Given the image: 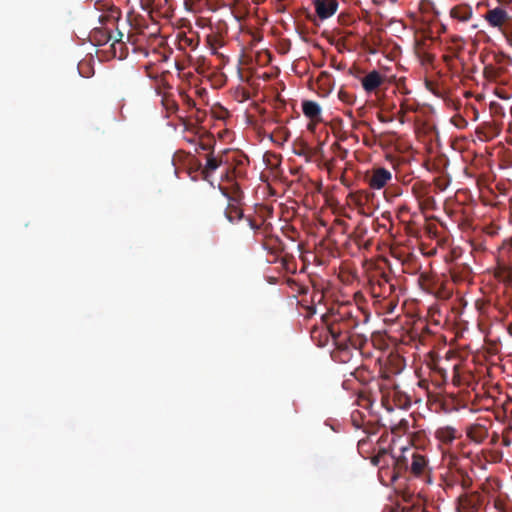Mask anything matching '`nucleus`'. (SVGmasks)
I'll use <instances>...</instances> for the list:
<instances>
[{"label":"nucleus","mask_w":512,"mask_h":512,"mask_svg":"<svg viewBox=\"0 0 512 512\" xmlns=\"http://www.w3.org/2000/svg\"><path fill=\"white\" fill-rule=\"evenodd\" d=\"M167 110L171 111V112H175L177 109H178V105L175 101L171 100H167V106H166Z\"/></svg>","instance_id":"28"},{"label":"nucleus","mask_w":512,"mask_h":512,"mask_svg":"<svg viewBox=\"0 0 512 512\" xmlns=\"http://www.w3.org/2000/svg\"><path fill=\"white\" fill-rule=\"evenodd\" d=\"M389 460L393 465L391 475L393 481L396 480L402 472H409L412 476L429 482L430 468L428 460L414 448H402L401 455L398 457L389 455L388 450L383 448L371 458L372 464L381 468L384 467V465H389Z\"/></svg>","instance_id":"1"},{"label":"nucleus","mask_w":512,"mask_h":512,"mask_svg":"<svg viewBox=\"0 0 512 512\" xmlns=\"http://www.w3.org/2000/svg\"><path fill=\"white\" fill-rule=\"evenodd\" d=\"M114 36L115 35L111 31L105 28L95 29L92 32V38L98 46L106 45L108 42L113 40Z\"/></svg>","instance_id":"17"},{"label":"nucleus","mask_w":512,"mask_h":512,"mask_svg":"<svg viewBox=\"0 0 512 512\" xmlns=\"http://www.w3.org/2000/svg\"><path fill=\"white\" fill-rule=\"evenodd\" d=\"M173 1L174 0H159V5L160 6H167L169 9H172V6H173Z\"/></svg>","instance_id":"31"},{"label":"nucleus","mask_w":512,"mask_h":512,"mask_svg":"<svg viewBox=\"0 0 512 512\" xmlns=\"http://www.w3.org/2000/svg\"><path fill=\"white\" fill-rule=\"evenodd\" d=\"M393 179L390 170L384 167H373L364 175V181L373 190L385 188Z\"/></svg>","instance_id":"6"},{"label":"nucleus","mask_w":512,"mask_h":512,"mask_svg":"<svg viewBox=\"0 0 512 512\" xmlns=\"http://www.w3.org/2000/svg\"><path fill=\"white\" fill-rule=\"evenodd\" d=\"M504 59H505L504 55H497V56H495V61H496L497 64H501Z\"/></svg>","instance_id":"34"},{"label":"nucleus","mask_w":512,"mask_h":512,"mask_svg":"<svg viewBox=\"0 0 512 512\" xmlns=\"http://www.w3.org/2000/svg\"><path fill=\"white\" fill-rule=\"evenodd\" d=\"M365 372H366V370H364V369H363V370H357V371L355 372L356 377L358 378L360 374H364Z\"/></svg>","instance_id":"36"},{"label":"nucleus","mask_w":512,"mask_h":512,"mask_svg":"<svg viewBox=\"0 0 512 512\" xmlns=\"http://www.w3.org/2000/svg\"><path fill=\"white\" fill-rule=\"evenodd\" d=\"M418 202L421 209H433L435 206V199L430 194L418 200Z\"/></svg>","instance_id":"24"},{"label":"nucleus","mask_w":512,"mask_h":512,"mask_svg":"<svg viewBox=\"0 0 512 512\" xmlns=\"http://www.w3.org/2000/svg\"><path fill=\"white\" fill-rule=\"evenodd\" d=\"M339 98L344 102H350V95L345 91L339 92Z\"/></svg>","instance_id":"29"},{"label":"nucleus","mask_w":512,"mask_h":512,"mask_svg":"<svg viewBox=\"0 0 512 512\" xmlns=\"http://www.w3.org/2000/svg\"><path fill=\"white\" fill-rule=\"evenodd\" d=\"M484 496L479 491L464 490L456 500L457 512H481Z\"/></svg>","instance_id":"5"},{"label":"nucleus","mask_w":512,"mask_h":512,"mask_svg":"<svg viewBox=\"0 0 512 512\" xmlns=\"http://www.w3.org/2000/svg\"><path fill=\"white\" fill-rule=\"evenodd\" d=\"M225 216L229 222L233 223L243 218V212L237 205L229 203L225 210Z\"/></svg>","instance_id":"23"},{"label":"nucleus","mask_w":512,"mask_h":512,"mask_svg":"<svg viewBox=\"0 0 512 512\" xmlns=\"http://www.w3.org/2000/svg\"><path fill=\"white\" fill-rule=\"evenodd\" d=\"M214 143V138L210 134L204 133L198 136L195 152L199 153L200 151H210L213 148Z\"/></svg>","instance_id":"21"},{"label":"nucleus","mask_w":512,"mask_h":512,"mask_svg":"<svg viewBox=\"0 0 512 512\" xmlns=\"http://www.w3.org/2000/svg\"><path fill=\"white\" fill-rule=\"evenodd\" d=\"M411 192L417 200H420L430 194V184L424 181H416L411 186Z\"/></svg>","instance_id":"20"},{"label":"nucleus","mask_w":512,"mask_h":512,"mask_svg":"<svg viewBox=\"0 0 512 512\" xmlns=\"http://www.w3.org/2000/svg\"><path fill=\"white\" fill-rule=\"evenodd\" d=\"M314 7L317 16L325 20L333 16L338 9V0H314Z\"/></svg>","instance_id":"8"},{"label":"nucleus","mask_w":512,"mask_h":512,"mask_svg":"<svg viewBox=\"0 0 512 512\" xmlns=\"http://www.w3.org/2000/svg\"><path fill=\"white\" fill-rule=\"evenodd\" d=\"M246 221H247V223H248L249 227H250L252 230H255V231H256V230H259V229H260V227H261V225H262V223H257L254 219H252V218H250V217L246 218Z\"/></svg>","instance_id":"27"},{"label":"nucleus","mask_w":512,"mask_h":512,"mask_svg":"<svg viewBox=\"0 0 512 512\" xmlns=\"http://www.w3.org/2000/svg\"><path fill=\"white\" fill-rule=\"evenodd\" d=\"M467 438L475 443L482 444L488 438V428L480 423H473L466 427L465 429Z\"/></svg>","instance_id":"9"},{"label":"nucleus","mask_w":512,"mask_h":512,"mask_svg":"<svg viewBox=\"0 0 512 512\" xmlns=\"http://www.w3.org/2000/svg\"><path fill=\"white\" fill-rule=\"evenodd\" d=\"M187 141H188L189 143H192V144L197 145L198 137H196V136H195V137H192V138H187Z\"/></svg>","instance_id":"35"},{"label":"nucleus","mask_w":512,"mask_h":512,"mask_svg":"<svg viewBox=\"0 0 512 512\" xmlns=\"http://www.w3.org/2000/svg\"><path fill=\"white\" fill-rule=\"evenodd\" d=\"M385 81V76L377 70L368 72L362 79L361 84L363 89L370 93L379 88Z\"/></svg>","instance_id":"10"},{"label":"nucleus","mask_w":512,"mask_h":512,"mask_svg":"<svg viewBox=\"0 0 512 512\" xmlns=\"http://www.w3.org/2000/svg\"><path fill=\"white\" fill-rule=\"evenodd\" d=\"M179 43L182 48L189 47L191 50H195L200 43V36L197 33L192 36L183 34L180 36Z\"/></svg>","instance_id":"22"},{"label":"nucleus","mask_w":512,"mask_h":512,"mask_svg":"<svg viewBox=\"0 0 512 512\" xmlns=\"http://www.w3.org/2000/svg\"><path fill=\"white\" fill-rule=\"evenodd\" d=\"M449 15L453 20L466 23L470 21L473 16V9L469 4L461 3L452 7Z\"/></svg>","instance_id":"11"},{"label":"nucleus","mask_w":512,"mask_h":512,"mask_svg":"<svg viewBox=\"0 0 512 512\" xmlns=\"http://www.w3.org/2000/svg\"><path fill=\"white\" fill-rule=\"evenodd\" d=\"M223 163H225L224 155L215 156L211 152L207 153L206 164L202 171L204 179L208 180L215 170H217Z\"/></svg>","instance_id":"12"},{"label":"nucleus","mask_w":512,"mask_h":512,"mask_svg":"<svg viewBox=\"0 0 512 512\" xmlns=\"http://www.w3.org/2000/svg\"><path fill=\"white\" fill-rule=\"evenodd\" d=\"M457 437V430L452 426H442L435 431V438L444 445L452 444Z\"/></svg>","instance_id":"15"},{"label":"nucleus","mask_w":512,"mask_h":512,"mask_svg":"<svg viewBox=\"0 0 512 512\" xmlns=\"http://www.w3.org/2000/svg\"><path fill=\"white\" fill-rule=\"evenodd\" d=\"M328 332L334 344L341 350L348 348L349 333L359 325L358 315H354L349 307H340L331 314Z\"/></svg>","instance_id":"2"},{"label":"nucleus","mask_w":512,"mask_h":512,"mask_svg":"<svg viewBox=\"0 0 512 512\" xmlns=\"http://www.w3.org/2000/svg\"><path fill=\"white\" fill-rule=\"evenodd\" d=\"M450 458L447 470L442 473L440 477L443 489L446 492L458 486H460L463 491L471 489L473 484L472 477L467 471L456 465L457 457L455 455H450Z\"/></svg>","instance_id":"3"},{"label":"nucleus","mask_w":512,"mask_h":512,"mask_svg":"<svg viewBox=\"0 0 512 512\" xmlns=\"http://www.w3.org/2000/svg\"><path fill=\"white\" fill-rule=\"evenodd\" d=\"M123 36V33L117 30L113 42L110 45V51L114 58L123 59L128 54V48L122 40Z\"/></svg>","instance_id":"13"},{"label":"nucleus","mask_w":512,"mask_h":512,"mask_svg":"<svg viewBox=\"0 0 512 512\" xmlns=\"http://www.w3.org/2000/svg\"><path fill=\"white\" fill-rule=\"evenodd\" d=\"M206 41L212 51V54L224 60L225 56L218 51V48L224 46L222 37L220 35H208L206 37Z\"/></svg>","instance_id":"19"},{"label":"nucleus","mask_w":512,"mask_h":512,"mask_svg":"<svg viewBox=\"0 0 512 512\" xmlns=\"http://www.w3.org/2000/svg\"><path fill=\"white\" fill-rule=\"evenodd\" d=\"M327 76H328V74L326 72L321 73V77H327Z\"/></svg>","instance_id":"38"},{"label":"nucleus","mask_w":512,"mask_h":512,"mask_svg":"<svg viewBox=\"0 0 512 512\" xmlns=\"http://www.w3.org/2000/svg\"><path fill=\"white\" fill-rule=\"evenodd\" d=\"M393 307L389 306V312H392Z\"/></svg>","instance_id":"41"},{"label":"nucleus","mask_w":512,"mask_h":512,"mask_svg":"<svg viewBox=\"0 0 512 512\" xmlns=\"http://www.w3.org/2000/svg\"><path fill=\"white\" fill-rule=\"evenodd\" d=\"M352 419L355 422V412L352 413Z\"/></svg>","instance_id":"40"},{"label":"nucleus","mask_w":512,"mask_h":512,"mask_svg":"<svg viewBox=\"0 0 512 512\" xmlns=\"http://www.w3.org/2000/svg\"><path fill=\"white\" fill-rule=\"evenodd\" d=\"M182 97L184 98V100H185V102H186V104H187L188 106H194V105H195L194 100H193V99H191L188 95L183 94V95H182Z\"/></svg>","instance_id":"32"},{"label":"nucleus","mask_w":512,"mask_h":512,"mask_svg":"<svg viewBox=\"0 0 512 512\" xmlns=\"http://www.w3.org/2000/svg\"><path fill=\"white\" fill-rule=\"evenodd\" d=\"M507 402H512V398H511V397H509V398H508V400H507Z\"/></svg>","instance_id":"43"},{"label":"nucleus","mask_w":512,"mask_h":512,"mask_svg":"<svg viewBox=\"0 0 512 512\" xmlns=\"http://www.w3.org/2000/svg\"><path fill=\"white\" fill-rule=\"evenodd\" d=\"M393 307L389 306V312H392Z\"/></svg>","instance_id":"42"},{"label":"nucleus","mask_w":512,"mask_h":512,"mask_svg":"<svg viewBox=\"0 0 512 512\" xmlns=\"http://www.w3.org/2000/svg\"><path fill=\"white\" fill-rule=\"evenodd\" d=\"M377 118H378V120H379L380 122H382V123H388V122L393 121V118H391V117H386V116H384V115H383V114H381V113H379V114L377 115Z\"/></svg>","instance_id":"30"},{"label":"nucleus","mask_w":512,"mask_h":512,"mask_svg":"<svg viewBox=\"0 0 512 512\" xmlns=\"http://www.w3.org/2000/svg\"><path fill=\"white\" fill-rule=\"evenodd\" d=\"M399 211H400V212L407 211L406 206H402V207H400V208H399Z\"/></svg>","instance_id":"37"},{"label":"nucleus","mask_w":512,"mask_h":512,"mask_svg":"<svg viewBox=\"0 0 512 512\" xmlns=\"http://www.w3.org/2000/svg\"><path fill=\"white\" fill-rule=\"evenodd\" d=\"M398 428L400 429H403L404 431L408 428V421L407 420H401L399 425H398Z\"/></svg>","instance_id":"33"},{"label":"nucleus","mask_w":512,"mask_h":512,"mask_svg":"<svg viewBox=\"0 0 512 512\" xmlns=\"http://www.w3.org/2000/svg\"><path fill=\"white\" fill-rule=\"evenodd\" d=\"M225 163L229 164L225 174L223 175L227 181H233L246 177L247 166L249 164V159L247 156L240 153H233L232 156H229V152H226Z\"/></svg>","instance_id":"4"},{"label":"nucleus","mask_w":512,"mask_h":512,"mask_svg":"<svg viewBox=\"0 0 512 512\" xmlns=\"http://www.w3.org/2000/svg\"><path fill=\"white\" fill-rule=\"evenodd\" d=\"M299 156H305L307 160L312 156L311 149L308 146H303L299 151L295 152Z\"/></svg>","instance_id":"26"},{"label":"nucleus","mask_w":512,"mask_h":512,"mask_svg":"<svg viewBox=\"0 0 512 512\" xmlns=\"http://www.w3.org/2000/svg\"><path fill=\"white\" fill-rule=\"evenodd\" d=\"M358 405L363 407V408H366V409H369L370 407H372V400L367 397V396H364V395H359L358 397Z\"/></svg>","instance_id":"25"},{"label":"nucleus","mask_w":512,"mask_h":512,"mask_svg":"<svg viewBox=\"0 0 512 512\" xmlns=\"http://www.w3.org/2000/svg\"><path fill=\"white\" fill-rule=\"evenodd\" d=\"M485 21L489 24V26L493 28H497L501 32H504L503 27L512 20V17L508 14V12L500 6H497L493 9H489L484 14Z\"/></svg>","instance_id":"7"},{"label":"nucleus","mask_w":512,"mask_h":512,"mask_svg":"<svg viewBox=\"0 0 512 512\" xmlns=\"http://www.w3.org/2000/svg\"><path fill=\"white\" fill-rule=\"evenodd\" d=\"M302 110L304 115L308 117L310 120L314 122L322 121L321 107L317 102L310 100L304 101L302 103Z\"/></svg>","instance_id":"16"},{"label":"nucleus","mask_w":512,"mask_h":512,"mask_svg":"<svg viewBox=\"0 0 512 512\" xmlns=\"http://www.w3.org/2000/svg\"><path fill=\"white\" fill-rule=\"evenodd\" d=\"M374 296H385L386 293L391 294L394 290V284L388 275L382 274L372 287Z\"/></svg>","instance_id":"14"},{"label":"nucleus","mask_w":512,"mask_h":512,"mask_svg":"<svg viewBox=\"0 0 512 512\" xmlns=\"http://www.w3.org/2000/svg\"><path fill=\"white\" fill-rule=\"evenodd\" d=\"M385 401H386V400H385V397L383 396V397H382V403H383V405H386Z\"/></svg>","instance_id":"39"},{"label":"nucleus","mask_w":512,"mask_h":512,"mask_svg":"<svg viewBox=\"0 0 512 512\" xmlns=\"http://www.w3.org/2000/svg\"><path fill=\"white\" fill-rule=\"evenodd\" d=\"M503 67H497L494 64H486L483 68L484 77L491 82H497L504 73Z\"/></svg>","instance_id":"18"}]
</instances>
